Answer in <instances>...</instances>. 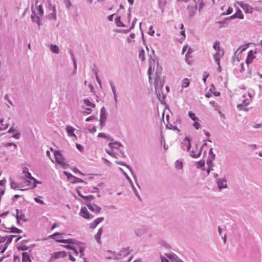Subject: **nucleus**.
<instances>
[{"instance_id":"58836bf2","label":"nucleus","mask_w":262,"mask_h":262,"mask_svg":"<svg viewBox=\"0 0 262 262\" xmlns=\"http://www.w3.org/2000/svg\"><path fill=\"white\" fill-rule=\"evenodd\" d=\"M195 165L198 168L204 167L205 165V162L203 160H200L196 163Z\"/></svg>"},{"instance_id":"2eb2a0df","label":"nucleus","mask_w":262,"mask_h":262,"mask_svg":"<svg viewBox=\"0 0 262 262\" xmlns=\"http://www.w3.org/2000/svg\"><path fill=\"white\" fill-rule=\"evenodd\" d=\"M187 9H188L189 15L190 17H192L195 14V13L196 12L197 6L195 5L194 6H188Z\"/></svg>"},{"instance_id":"603ef678","label":"nucleus","mask_w":262,"mask_h":262,"mask_svg":"<svg viewBox=\"0 0 262 262\" xmlns=\"http://www.w3.org/2000/svg\"><path fill=\"white\" fill-rule=\"evenodd\" d=\"M155 33V31L153 30V26H150L148 32V34L150 35L151 36H153Z\"/></svg>"},{"instance_id":"69168bd1","label":"nucleus","mask_w":262,"mask_h":262,"mask_svg":"<svg viewBox=\"0 0 262 262\" xmlns=\"http://www.w3.org/2000/svg\"><path fill=\"white\" fill-rule=\"evenodd\" d=\"M34 200L36 203H39L40 204H44L45 203L42 200H40L39 199L37 198H35Z\"/></svg>"},{"instance_id":"412c9836","label":"nucleus","mask_w":262,"mask_h":262,"mask_svg":"<svg viewBox=\"0 0 262 262\" xmlns=\"http://www.w3.org/2000/svg\"><path fill=\"white\" fill-rule=\"evenodd\" d=\"M29 179V180L28 181V185L30 186L32 188H35L36 187V179L33 177H31Z\"/></svg>"},{"instance_id":"c03bdc74","label":"nucleus","mask_w":262,"mask_h":262,"mask_svg":"<svg viewBox=\"0 0 262 262\" xmlns=\"http://www.w3.org/2000/svg\"><path fill=\"white\" fill-rule=\"evenodd\" d=\"M37 13L36 14H38L40 16H42L43 14V11L41 6H38L36 8Z\"/></svg>"},{"instance_id":"49530a36","label":"nucleus","mask_w":262,"mask_h":262,"mask_svg":"<svg viewBox=\"0 0 262 262\" xmlns=\"http://www.w3.org/2000/svg\"><path fill=\"white\" fill-rule=\"evenodd\" d=\"M188 115L191 118V119L192 120H193V121H196L197 120L194 113H193L191 112H189L188 113Z\"/></svg>"},{"instance_id":"79ce46f5","label":"nucleus","mask_w":262,"mask_h":262,"mask_svg":"<svg viewBox=\"0 0 262 262\" xmlns=\"http://www.w3.org/2000/svg\"><path fill=\"white\" fill-rule=\"evenodd\" d=\"M203 148V146H202L201 147L199 151L198 152V153L196 154H192V157L193 158H197L199 157L201 155V152H202Z\"/></svg>"},{"instance_id":"4d7b16f0","label":"nucleus","mask_w":262,"mask_h":262,"mask_svg":"<svg viewBox=\"0 0 262 262\" xmlns=\"http://www.w3.org/2000/svg\"><path fill=\"white\" fill-rule=\"evenodd\" d=\"M95 76H96V79L97 81L99 83L100 87L101 88V87H102L101 86V82L100 79L99 78L98 73L96 72H95Z\"/></svg>"},{"instance_id":"9d476101","label":"nucleus","mask_w":262,"mask_h":262,"mask_svg":"<svg viewBox=\"0 0 262 262\" xmlns=\"http://www.w3.org/2000/svg\"><path fill=\"white\" fill-rule=\"evenodd\" d=\"M67 253L65 251H58L54 252L52 254V257L54 259H57L60 257H64L67 256Z\"/></svg>"},{"instance_id":"bf43d9fd","label":"nucleus","mask_w":262,"mask_h":262,"mask_svg":"<svg viewBox=\"0 0 262 262\" xmlns=\"http://www.w3.org/2000/svg\"><path fill=\"white\" fill-rule=\"evenodd\" d=\"M213 166H214V165H208V167L207 169V172L208 174H209L210 173V172L213 170Z\"/></svg>"},{"instance_id":"7ed1b4c3","label":"nucleus","mask_w":262,"mask_h":262,"mask_svg":"<svg viewBox=\"0 0 262 262\" xmlns=\"http://www.w3.org/2000/svg\"><path fill=\"white\" fill-rule=\"evenodd\" d=\"M227 179L225 176L216 179V183L218 188L221 190L228 187Z\"/></svg>"},{"instance_id":"4c0bfd02","label":"nucleus","mask_w":262,"mask_h":262,"mask_svg":"<svg viewBox=\"0 0 262 262\" xmlns=\"http://www.w3.org/2000/svg\"><path fill=\"white\" fill-rule=\"evenodd\" d=\"M236 16V18H238L240 19H243L244 18V15H243L242 11L239 10L237 11V12L234 14V16Z\"/></svg>"},{"instance_id":"09e8293b","label":"nucleus","mask_w":262,"mask_h":262,"mask_svg":"<svg viewBox=\"0 0 262 262\" xmlns=\"http://www.w3.org/2000/svg\"><path fill=\"white\" fill-rule=\"evenodd\" d=\"M216 54H217L219 57H222L224 55V51H223V50H222L221 49H219L217 50V51H216Z\"/></svg>"},{"instance_id":"3c124183","label":"nucleus","mask_w":262,"mask_h":262,"mask_svg":"<svg viewBox=\"0 0 262 262\" xmlns=\"http://www.w3.org/2000/svg\"><path fill=\"white\" fill-rule=\"evenodd\" d=\"M132 188H133V191L136 195V196L140 199V195L139 194V193L138 192L137 189H136V188L135 187V186H134V184L133 185H131Z\"/></svg>"},{"instance_id":"1a4fd4ad","label":"nucleus","mask_w":262,"mask_h":262,"mask_svg":"<svg viewBox=\"0 0 262 262\" xmlns=\"http://www.w3.org/2000/svg\"><path fill=\"white\" fill-rule=\"evenodd\" d=\"M16 215H15V217L17 219V222L18 224L19 223V221L20 220H23V221H26L25 217V214L22 212V211L21 210H19V209H16Z\"/></svg>"},{"instance_id":"f3484780","label":"nucleus","mask_w":262,"mask_h":262,"mask_svg":"<svg viewBox=\"0 0 262 262\" xmlns=\"http://www.w3.org/2000/svg\"><path fill=\"white\" fill-rule=\"evenodd\" d=\"M108 146L111 149H119L120 147L123 146L122 144L118 142H110L108 144Z\"/></svg>"},{"instance_id":"052dcab7","label":"nucleus","mask_w":262,"mask_h":262,"mask_svg":"<svg viewBox=\"0 0 262 262\" xmlns=\"http://www.w3.org/2000/svg\"><path fill=\"white\" fill-rule=\"evenodd\" d=\"M103 220H104V217H98V218L96 219V220H95L94 221L95 222H96L97 223V224H99V223L102 222Z\"/></svg>"},{"instance_id":"39448f33","label":"nucleus","mask_w":262,"mask_h":262,"mask_svg":"<svg viewBox=\"0 0 262 262\" xmlns=\"http://www.w3.org/2000/svg\"><path fill=\"white\" fill-rule=\"evenodd\" d=\"M63 173L67 176L68 180L73 183H82L84 182L82 179L73 176L71 173L66 171H63Z\"/></svg>"},{"instance_id":"a18cd8bd","label":"nucleus","mask_w":262,"mask_h":262,"mask_svg":"<svg viewBox=\"0 0 262 262\" xmlns=\"http://www.w3.org/2000/svg\"><path fill=\"white\" fill-rule=\"evenodd\" d=\"M246 101V99H245L242 103L237 104V107L239 108L241 106H247L249 104V102H247Z\"/></svg>"},{"instance_id":"c85d7f7f","label":"nucleus","mask_w":262,"mask_h":262,"mask_svg":"<svg viewBox=\"0 0 262 262\" xmlns=\"http://www.w3.org/2000/svg\"><path fill=\"white\" fill-rule=\"evenodd\" d=\"M215 157V155H212V156H209L208 158H207L206 160V164L208 165H213L212 164V161L214 159Z\"/></svg>"},{"instance_id":"5701e85b","label":"nucleus","mask_w":262,"mask_h":262,"mask_svg":"<svg viewBox=\"0 0 262 262\" xmlns=\"http://www.w3.org/2000/svg\"><path fill=\"white\" fill-rule=\"evenodd\" d=\"M22 261L23 262H31L30 256L27 252L22 253Z\"/></svg>"},{"instance_id":"473e14b6","label":"nucleus","mask_w":262,"mask_h":262,"mask_svg":"<svg viewBox=\"0 0 262 262\" xmlns=\"http://www.w3.org/2000/svg\"><path fill=\"white\" fill-rule=\"evenodd\" d=\"M221 58H222L221 57H219V55L217 54H216V53L213 55L214 60H215V62H216V63L219 66V69L220 70L221 69L220 61V59Z\"/></svg>"},{"instance_id":"6ab92c4d","label":"nucleus","mask_w":262,"mask_h":262,"mask_svg":"<svg viewBox=\"0 0 262 262\" xmlns=\"http://www.w3.org/2000/svg\"><path fill=\"white\" fill-rule=\"evenodd\" d=\"M254 52L252 50H250L248 54L247 60H246V63L248 64L249 63H251L253 58H254Z\"/></svg>"},{"instance_id":"6e6d98bb","label":"nucleus","mask_w":262,"mask_h":262,"mask_svg":"<svg viewBox=\"0 0 262 262\" xmlns=\"http://www.w3.org/2000/svg\"><path fill=\"white\" fill-rule=\"evenodd\" d=\"M195 129H199V128L201 126V125H200V123L199 122H198V121H195L194 122V123L192 125Z\"/></svg>"},{"instance_id":"a878e982","label":"nucleus","mask_w":262,"mask_h":262,"mask_svg":"<svg viewBox=\"0 0 262 262\" xmlns=\"http://www.w3.org/2000/svg\"><path fill=\"white\" fill-rule=\"evenodd\" d=\"M129 248L127 247L120 251V253L118 254V255L126 256V255H128L129 254Z\"/></svg>"},{"instance_id":"2f4dec72","label":"nucleus","mask_w":262,"mask_h":262,"mask_svg":"<svg viewBox=\"0 0 262 262\" xmlns=\"http://www.w3.org/2000/svg\"><path fill=\"white\" fill-rule=\"evenodd\" d=\"M105 151L111 156H112L115 158H118V157L117 155V154L114 151H113L112 149L110 150V149H106Z\"/></svg>"},{"instance_id":"dca6fc26","label":"nucleus","mask_w":262,"mask_h":262,"mask_svg":"<svg viewBox=\"0 0 262 262\" xmlns=\"http://www.w3.org/2000/svg\"><path fill=\"white\" fill-rule=\"evenodd\" d=\"M165 255L167 258H168L172 262H178L180 258L175 254L173 253H166Z\"/></svg>"},{"instance_id":"864d4df0","label":"nucleus","mask_w":262,"mask_h":262,"mask_svg":"<svg viewBox=\"0 0 262 262\" xmlns=\"http://www.w3.org/2000/svg\"><path fill=\"white\" fill-rule=\"evenodd\" d=\"M123 174L126 178V179L129 182L131 185H133V182H132L130 178L129 177V176L127 175V174L125 172H123Z\"/></svg>"},{"instance_id":"f704fd0d","label":"nucleus","mask_w":262,"mask_h":262,"mask_svg":"<svg viewBox=\"0 0 262 262\" xmlns=\"http://www.w3.org/2000/svg\"><path fill=\"white\" fill-rule=\"evenodd\" d=\"M175 167L178 169H181L183 168L182 162L177 160L175 162Z\"/></svg>"},{"instance_id":"e433bc0d","label":"nucleus","mask_w":262,"mask_h":262,"mask_svg":"<svg viewBox=\"0 0 262 262\" xmlns=\"http://www.w3.org/2000/svg\"><path fill=\"white\" fill-rule=\"evenodd\" d=\"M144 51L143 49H141L140 51H139V57L140 58V59L143 61L144 60H145V55H144Z\"/></svg>"},{"instance_id":"72a5a7b5","label":"nucleus","mask_w":262,"mask_h":262,"mask_svg":"<svg viewBox=\"0 0 262 262\" xmlns=\"http://www.w3.org/2000/svg\"><path fill=\"white\" fill-rule=\"evenodd\" d=\"M23 174H24L25 177L28 179H29V178L32 177L31 176V173L28 171V169L26 167L23 169Z\"/></svg>"},{"instance_id":"cd10ccee","label":"nucleus","mask_w":262,"mask_h":262,"mask_svg":"<svg viewBox=\"0 0 262 262\" xmlns=\"http://www.w3.org/2000/svg\"><path fill=\"white\" fill-rule=\"evenodd\" d=\"M190 84V81L188 78H184L182 81V88L183 89L184 88H187L189 86Z\"/></svg>"},{"instance_id":"20e7f679","label":"nucleus","mask_w":262,"mask_h":262,"mask_svg":"<svg viewBox=\"0 0 262 262\" xmlns=\"http://www.w3.org/2000/svg\"><path fill=\"white\" fill-rule=\"evenodd\" d=\"M107 116V114L106 109L104 106H103L101 108V111H100V125L101 128H102L104 126L105 122L106 121Z\"/></svg>"},{"instance_id":"680f3d73","label":"nucleus","mask_w":262,"mask_h":262,"mask_svg":"<svg viewBox=\"0 0 262 262\" xmlns=\"http://www.w3.org/2000/svg\"><path fill=\"white\" fill-rule=\"evenodd\" d=\"M64 2L68 8H69L71 6L70 0H64Z\"/></svg>"},{"instance_id":"13d9d810","label":"nucleus","mask_w":262,"mask_h":262,"mask_svg":"<svg viewBox=\"0 0 262 262\" xmlns=\"http://www.w3.org/2000/svg\"><path fill=\"white\" fill-rule=\"evenodd\" d=\"M18 249L22 251H26L28 249V247L26 246L25 245H23L18 247Z\"/></svg>"},{"instance_id":"9b49d317","label":"nucleus","mask_w":262,"mask_h":262,"mask_svg":"<svg viewBox=\"0 0 262 262\" xmlns=\"http://www.w3.org/2000/svg\"><path fill=\"white\" fill-rule=\"evenodd\" d=\"M239 6L243 9V10L246 13L251 14L252 13L253 8L249 4H245L241 3Z\"/></svg>"},{"instance_id":"ddd939ff","label":"nucleus","mask_w":262,"mask_h":262,"mask_svg":"<svg viewBox=\"0 0 262 262\" xmlns=\"http://www.w3.org/2000/svg\"><path fill=\"white\" fill-rule=\"evenodd\" d=\"M115 163L117 164H118V165H122V166H124L126 167L130 170V171L131 172V173H132V174L134 179L135 180V181L137 180V177L135 176V174L134 173V172H133V171L132 170V167L129 165L126 164L125 163H124L123 162L120 161H116Z\"/></svg>"},{"instance_id":"f257e3e1","label":"nucleus","mask_w":262,"mask_h":262,"mask_svg":"<svg viewBox=\"0 0 262 262\" xmlns=\"http://www.w3.org/2000/svg\"><path fill=\"white\" fill-rule=\"evenodd\" d=\"M149 67L148 70V75L149 77V82H152L151 81V73L155 71V68L156 70L154 74V84L156 93L158 99L161 102L164 100L165 95L162 91V89L164 84V77L162 75V67L159 66V63L157 58H149Z\"/></svg>"},{"instance_id":"4468645a","label":"nucleus","mask_w":262,"mask_h":262,"mask_svg":"<svg viewBox=\"0 0 262 262\" xmlns=\"http://www.w3.org/2000/svg\"><path fill=\"white\" fill-rule=\"evenodd\" d=\"M187 140L188 142V145L187 146V151L190 152V155L192 157V154H195V152L198 151V146H195V149H193L192 150H190L191 144L190 142V140L188 137H186L184 141Z\"/></svg>"},{"instance_id":"bb28decb","label":"nucleus","mask_w":262,"mask_h":262,"mask_svg":"<svg viewBox=\"0 0 262 262\" xmlns=\"http://www.w3.org/2000/svg\"><path fill=\"white\" fill-rule=\"evenodd\" d=\"M50 49L53 53L55 54H58L59 52V49L57 45H51Z\"/></svg>"},{"instance_id":"c9c22d12","label":"nucleus","mask_w":262,"mask_h":262,"mask_svg":"<svg viewBox=\"0 0 262 262\" xmlns=\"http://www.w3.org/2000/svg\"><path fill=\"white\" fill-rule=\"evenodd\" d=\"M83 199L85 200V203L90 202V201L94 199V196L92 195H84V197H83Z\"/></svg>"},{"instance_id":"aec40b11","label":"nucleus","mask_w":262,"mask_h":262,"mask_svg":"<svg viewBox=\"0 0 262 262\" xmlns=\"http://www.w3.org/2000/svg\"><path fill=\"white\" fill-rule=\"evenodd\" d=\"M10 187L12 189H15V190H25V189H20V187L17 186V183L14 181V180H13L12 178H10Z\"/></svg>"},{"instance_id":"c756f323","label":"nucleus","mask_w":262,"mask_h":262,"mask_svg":"<svg viewBox=\"0 0 262 262\" xmlns=\"http://www.w3.org/2000/svg\"><path fill=\"white\" fill-rule=\"evenodd\" d=\"M115 23L117 27H124V24L121 21V17L117 16L115 18Z\"/></svg>"},{"instance_id":"8fccbe9b","label":"nucleus","mask_w":262,"mask_h":262,"mask_svg":"<svg viewBox=\"0 0 262 262\" xmlns=\"http://www.w3.org/2000/svg\"><path fill=\"white\" fill-rule=\"evenodd\" d=\"M70 53H71V57H72V60L73 61V63H74V68L76 69V67H77V63H76V60L75 59V58H74V54H73L72 51H70Z\"/></svg>"},{"instance_id":"7c9ffc66","label":"nucleus","mask_w":262,"mask_h":262,"mask_svg":"<svg viewBox=\"0 0 262 262\" xmlns=\"http://www.w3.org/2000/svg\"><path fill=\"white\" fill-rule=\"evenodd\" d=\"M84 103L87 106H89L92 107H95L96 105L95 103L91 102L88 99H85L83 100Z\"/></svg>"},{"instance_id":"37998d69","label":"nucleus","mask_w":262,"mask_h":262,"mask_svg":"<svg viewBox=\"0 0 262 262\" xmlns=\"http://www.w3.org/2000/svg\"><path fill=\"white\" fill-rule=\"evenodd\" d=\"M80 244H81V243L78 246L79 252H80V257H82L84 255V251L85 248L81 246Z\"/></svg>"},{"instance_id":"ea45409f","label":"nucleus","mask_w":262,"mask_h":262,"mask_svg":"<svg viewBox=\"0 0 262 262\" xmlns=\"http://www.w3.org/2000/svg\"><path fill=\"white\" fill-rule=\"evenodd\" d=\"M11 230L9 231L10 232H13V233H21L22 232V230H20V229H18L17 228L15 227H11Z\"/></svg>"},{"instance_id":"e2e57ef3","label":"nucleus","mask_w":262,"mask_h":262,"mask_svg":"<svg viewBox=\"0 0 262 262\" xmlns=\"http://www.w3.org/2000/svg\"><path fill=\"white\" fill-rule=\"evenodd\" d=\"M97 223L95 222L94 221L90 224V228L92 229H94L98 225Z\"/></svg>"},{"instance_id":"774afa93","label":"nucleus","mask_w":262,"mask_h":262,"mask_svg":"<svg viewBox=\"0 0 262 262\" xmlns=\"http://www.w3.org/2000/svg\"><path fill=\"white\" fill-rule=\"evenodd\" d=\"M161 259L162 262H170L168 259L164 256H161Z\"/></svg>"},{"instance_id":"338daca9","label":"nucleus","mask_w":262,"mask_h":262,"mask_svg":"<svg viewBox=\"0 0 262 262\" xmlns=\"http://www.w3.org/2000/svg\"><path fill=\"white\" fill-rule=\"evenodd\" d=\"M107 135L104 133H100L98 134V137L100 138H106Z\"/></svg>"},{"instance_id":"f8f14e48","label":"nucleus","mask_w":262,"mask_h":262,"mask_svg":"<svg viewBox=\"0 0 262 262\" xmlns=\"http://www.w3.org/2000/svg\"><path fill=\"white\" fill-rule=\"evenodd\" d=\"M15 236H16L15 235H10L9 236H5V237H7V239L6 241V243L5 244V246L3 248V249L2 250L1 252L2 253H4L5 251V250L7 249V248L8 247V245L10 243H11L13 238Z\"/></svg>"},{"instance_id":"a19ab883","label":"nucleus","mask_w":262,"mask_h":262,"mask_svg":"<svg viewBox=\"0 0 262 262\" xmlns=\"http://www.w3.org/2000/svg\"><path fill=\"white\" fill-rule=\"evenodd\" d=\"M110 86L111 87V89H112L113 95H116L117 94L115 86H114L113 82L111 81H110Z\"/></svg>"},{"instance_id":"423d86ee","label":"nucleus","mask_w":262,"mask_h":262,"mask_svg":"<svg viewBox=\"0 0 262 262\" xmlns=\"http://www.w3.org/2000/svg\"><path fill=\"white\" fill-rule=\"evenodd\" d=\"M56 241L58 243L72 244V245L79 246L80 242L77 241L76 240L73 238H69L67 239H56Z\"/></svg>"},{"instance_id":"4be33fe9","label":"nucleus","mask_w":262,"mask_h":262,"mask_svg":"<svg viewBox=\"0 0 262 262\" xmlns=\"http://www.w3.org/2000/svg\"><path fill=\"white\" fill-rule=\"evenodd\" d=\"M166 3V0H158L159 7L161 10L162 13L164 12Z\"/></svg>"},{"instance_id":"5fc2aeb1","label":"nucleus","mask_w":262,"mask_h":262,"mask_svg":"<svg viewBox=\"0 0 262 262\" xmlns=\"http://www.w3.org/2000/svg\"><path fill=\"white\" fill-rule=\"evenodd\" d=\"M64 234V233H59V232H56L50 236H49V237L50 238H54V237H55V236H60L61 235H63Z\"/></svg>"},{"instance_id":"de8ad7c7","label":"nucleus","mask_w":262,"mask_h":262,"mask_svg":"<svg viewBox=\"0 0 262 262\" xmlns=\"http://www.w3.org/2000/svg\"><path fill=\"white\" fill-rule=\"evenodd\" d=\"M213 48L214 50H215L216 51H217V50L219 49H220V43L219 41H216L214 43H213Z\"/></svg>"},{"instance_id":"f03ea898","label":"nucleus","mask_w":262,"mask_h":262,"mask_svg":"<svg viewBox=\"0 0 262 262\" xmlns=\"http://www.w3.org/2000/svg\"><path fill=\"white\" fill-rule=\"evenodd\" d=\"M54 157L56 162L60 165L63 168H67L69 167V164L62 157V154L60 151H55L54 152Z\"/></svg>"},{"instance_id":"a211bd4d","label":"nucleus","mask_w":262,"mask_h":262,"mask_svg":"<svg viewBox=\"0 0 262 262\" xmlns=\"http://www.w3.org/2000/svg\"><path fill=\"white\" fill-rule=\"evenodd\" d=\"M103 232V228L101 227L99 229L97 234L95 236V239L98 243L101 244V236Z\"/></svg>"},{"instance_id":"0e129e2a","label":"nucleus","mask_w":262,"mask_h":262,"mask_svg":"<svg viewBox=\"0 0 262 262\" xmlns=\"http://www.w3.org/2000/svg\"><path fill=\"white\" fill-rule=\"evenodd\" d=\"M72 252H69V259L71 260L72 261H75L76 259L75 258L72 256Z\"/></svg>"},{"instance_id":"6e6552de","label":"nucleus","mask_w":262,"mask_h":262,"mask_svg":"<svg viewBox=\"0 0 262 262\" xmlns=\"http://www.w3.org/2000/svg\"><path fill=\"white\" fill-rule=\"evenodd\" d=\"M80 214L81 216L86 219H90L94 217V216L90 214L85 207H82L80 209Z\"/></svg>"},{"instance_id":"0eeeda50","label":"nucleus","mask_w":262,"mask_h":262,"mask_svg":"<svg viewBox=\"0 0 262 262\" xmlns=\"http://www.w3.org/2000/svg\"><path fill=\"white\" fill-rule=\"evenodd\" d=\"M85 204L90 210L95 213H98L101 210V208L95 204L86 202L85 203Z\"/></svg>"},{"instance_id":"b1692460","label":"nucleus","mask_w":262,"mask_h":262,"mask_svg":"<svg viewBox=\"0 0 262 262\" xmlns=\"http://www.w3.org/2000/svg\"><path fill=\"white\" fill-rule=\"evenodd\" d=\"M31 19L33 21L36 22L39 26L40 25L39 16L36 15V13L34 11H33V14L31 15Z\"/></svg>"},{"instance_id":"393cba45","label":"nucleus","mask_w":262,"mask_h":262,"mask_svg":"<svg viewBox=\"0 0 262 262\" xmlns=\"http://www.w3.org/2000/svg\"><path fill=\"white\" fill-rule=\"evenodd\" d=\"M74 130H75V129L71 126H66V130H67V134L70 136H75V135L74 133Z\"/></svg>"}]
</instances>
